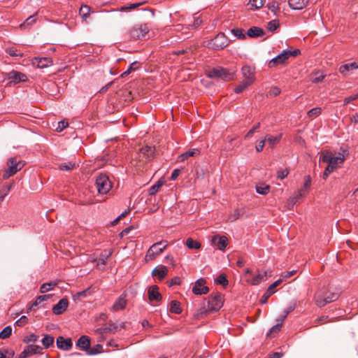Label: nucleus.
<instances>
[{
	"label": "nucleus",
	"mask_w": 358,
	"mask_h": 358,
	"mask_svg": "<svg viewBox=\"0 0 358 358\" xmlns=\"http://www.w3.org/2000/svg\"><path fill=\"white\" fill-rule=\"evenodd\" d=\"M12 333V328L10 326H7L0 332V338L6 339L8 338Z\"/></svg>",
	"instance_id": "obj_44"
},
{
	"label": "nucleus",
	"mask_w": 358,
	"mask_h": 358,
	"mask_svg": "<svg viewBox=\"0 0 358 358\" xmlns=\"http://www.w3.org/2000/svg\"><path fill=\"white\" fill-rule=\"evenodd\" d=\"M348 155L347 150L343 149L342 152H338L336 155L329 150H325L322 152L320 161L328 163V164L332 165L334 169H337L339 164L344 162Z\"/></svg>",
	"instance_id": "obj_2"
},
{
	"label": "nucleus",
	"mask_w": 358,
	"mask_h": 358,
	"mask_svg": "<svg viewBox=\"0 0 358 358\" xmlns=\"http://www.w3.org/2000/svg\"><path fill=\"white\" fill-rule=\"evenodd\" d=\"M90 294V288L88 287L87 289H86L83 291L77 292L75 295H73V299L75 301L80 300L81 298L86 297Z\"/></svg>",
	"instance_id": "obj_40"
},
{
	"label": "nucleus",
	"mask_w": 358,
	"mask_h": 358,
	"mask_svg": "<svg viewBox=\"0 0 358 358\" xmlns=\"http://www.w3.org/2000/svg\"><path fill=\"white\" fill-rule=\"evenodd\" d=\"M269 186L261 185L256 187L257 192L260 194H266L269 192Z\"/></svg>",
	"instance_id": "obj_50"
},
{
	"label": "nucleus",
	"mask_w": 358,
	"mask_h": 358,
	"mask_svg": "<svg viewBox=\"0 0 358 358\" xmlns=\"http://www.w3.org/2000/svg\"><path fill=\"white\" fill-rule=\"evenodd\" d=\"M158 287L157 285L151 286L148 291V299L150 301H159L162 299V295L158 292Z\"/></svg>",
	"instance_id": "obj_23"
},
{
	"label": "nucleus",
	"mask_w": 358,
	"mask_h": 358,
	"mask_svg": "<svg viewBox=\"0 0 358 358\" xmlns=\"http://www.w3.org/2000/svg\"><path fill=\"white\" fill-rule=\"evenodd\" d=\"M102 345L100 344L96 345L92 348H90V350L87 352V355H95L102 352Z\"/></svg>",
	"instance_id": "obj_42"
},
{
	"label": "nucleus",
	"mask_w": 358,
	"mask_h": 358,
	"mask_svg": "<svg viewBox=\"0 0 358 358\" xmlns=\"http://www.w3.org/2000/svg\"><path fill=\"white\" fill-rule=\"evenodd\" d=\"M111 254L112 252L110 251H104L103 252H102L98 260L97 266H100L101 264L105 265L106 259L111 255Z\"/></svg>",
	"instance_id": "obj_38"
},
{
	"label": "nucleus",
	"mask_w": 358,
	"mask_h": 358,
	"mask_svg": "<svg viewBox=\"0 0 358 358\" xmlns=\"http://www.w3.org/2000/svg\"><path fill=\"white\" fill-rule=\"evenodd\" d=\"M138 67H139V64L137 62H133L132 64H130L128 69L121 75V76L124 77V76L129 75L131 71H135L136 69H138Z\"/></svg>",
	"instance_id": "obj_48"
},
{
	"label": "nucleus",
	"mask_w": 358,
	"mask_h": 358,
	"mask_svg": "<svg viewBox=\"0 0 358 358\" xmlns=\"http://www.w3.org/2000/svg\"><path fill=\"white\" fill-rule=\"evenodd\" d=\"M357 69H358V62L342 65L339 69V71L341 73L345 76L348 71Z\"/></svg>",
	"instance_id": "obj_28"
},
{
	"label": "nucleus",
	"mask_w": 358,
	"mask_h": 358,
	"mask_svg": "<svg viewBox=\"0 0 358 358\" xmlns=\"http://www.w3.org/2000/svg\"><path fill=\"white\" fill-rule=\"evenodd\" d=\"M267 7L271 12L275 13L278 10V4L275 1L268 3Z\"/></svg>",
	"instance_id": "obj_61"
},
{
	"label": "nucleus",
	"mask_w": 358,
	"mask_h": 358,
	"mask_svg": "<svg viewBox=\"0 0 358 358\" xmlns=\"http://www.w3.org/2000/svg\"><path fill=\"white\" fill-rule=\"evenodd\" d=\"M57 285V282H50L43 283L40 287V292L41 293L47 292L52 289Z\"/></svg>",
	"instance_id": "obj_32"
},
{
	"label": "nucleus",
	"mask_w": 358,
	"mask_h": 358,
	"mask_svg": "<svg viewBox=\"0 0 358 358\" xmlns=\"http://www.w3.org/2000/svg\"><path fill=\"white\" fill-rule=\"evenodd\" d=\"M208 76L211 78H220L227 81L234 78V73H230L226 69L217 67L209 70Z\"/></svg>",
	"instance_id": "obj_6"
},
{
	"label": "nucleus",
	"mask_w": 358,
	"mask_h": 358,
	"mask_svg": "<svg viewBox=\"0 0 358 358\" xmlns=\"http://www.w3.org/2000/svg\"><path fill=\"white\" fill-rule=\"evenodd\" d=\"M36 20V15L29 16L24 23L20 24L21 28H27L33 24Z\"/></svg>",
	"instance_id": "obj_41"
},
{
	"label": "nucleus",
	"mask_w": 358,
	"mask_h": 358,
	"mask_svg": "<svg viewBox=\"0 0 358 358\" xmlns=\"http://www.w3.org/2000/svg\"><path fill=\"white\" fill-rule=\"evenodd\" d=\"M54 343V338L51 336L46 335L42 340V343L45 348H49Z\"/></svg>",
	"instance_id": "obj_45"
},
{
	"label": "nucleus",
	"mask_w": 358,
	"mask_h": 358,
	"mask_svg": "<svg viewBox=\"0 0 358 358\" xmlns=\"http://www.w3.org/2000/svg\"><path fill=\"white\" fill-rule=\"evenodd\" d=\"M295 308V305L294 304H292V305H289L287 308L284 311V315L282 316V318H281V321L282 322L287 316V315L293 311Z\"/></svg>",
	"instance_id": "obj_60"
},
{
	"label": "nucleus",
	"mask_w": 358,
	"mask_h": 358,
	"mask_svg": "<svg viewBox=\"0 0 358 358\" xmlns=\"http://www.w3.org/2000/svg\"><path fill=\"white\" fill-rule=\"evenodd\" d=\"M288 59L287 50H284L281 54L269 61L268 66L273 68L279 64H285Z\"/></svg>",
	"instance_id": "obj_16"
},
{
	"label": "nucleus",
	"mask_w": 358,
	"mask_h": 358,
	"mask_svg": "<svg viewBox=\"0 0 358 358\" xmlns=\"http://www.w3.org/2000/svg\"><path fill=\"white\" fill-rule=\"evenodd\" d=\"M289 173V170L285 169L284 170H281V171H278V178L282 180L284 179L285 177H287V176L288 175Z\"/></svg>",
	"instance_id": "obj_62"
},
{
	"label": "nucleus",
	"mask_w": 358,
	"mask_h": 358,
	"mask_svg": "<svg viewBox=\"0 0 358 358\" xmlns=\"http://www.w3.org/2000/svg\"><path fill=\"white\" fill-rule=\"evenodd\" d=\"M336 169H334V167H332V165H329L328 164L327 166L326 167L324 173H323V175H322V178L326 180L327 178V177L329 176V175L332 173Z\"/></svg>",
	"instance_id": "obj_53"
},
{
	"label": "nucleus",
	"mask_w": 358,
	"mask_h": 358,
	"mask_svg": "<svg viewBox=\"0 0 358 358\" xmlns=\"http://www.w3.org/2000/svg\"><path fill=\"white\" fill-rule=\"evenodd\" d=\"M7 166L9 172L15 174L23 168L24 164L22 161H17L16 158H10L7 160Z\"/></svg>",
	"instance_id": "obj_11"
},
{
	"label": "nucleus",
	"mask_w": 358,
	"mask_h": 358,
	"mask_svg": "<svg viewBox=\"0 0 358 358\" xmlns=\"http://www.w3.org/2000/svg\"><path fill=\"white\" fill-rule=\"evenodd\" d=\"M154 157V148L145 145L139 150L137 157L131 161V164L138 171H143L147 162H150Z\"/></svg>",
	"instance_id": "obj_1"
},
{
	"label": "nucleus",
	"mask_w": 358,
	"mask_h": 358,
	"mask_svg": "<svg viewBox=\"0 0 358 358\" xmlns=\"http://www.w3.org/2000/svg\"><path fill=\"white\" fill-rule=\"evenodd\" d=\"M7 78L10 80V83H13L14 84L24 82L27 80L25 74L15 71H12L7 73Z\"/></svg>",
	"instance_id": "obj_13"
},
{
	"label": "nucleus",
	"mask_w": 358,
	"mask_h": 358,
	"mask_svg": "<svg viewBox=\"0 0 358 358\" xmlns=\"http://www.w3.org/2000/svg\"><path fill=\"white\" fill-rule=\"evenodd\" d=\"M69 301L66 298H63L53 306L52 311L55 315L63 313L68 307Z\"/></svg>",
	"instance_id": "obj_20"
},
{
	"label": "nucleus",
	"mask_w": 358,
	"mask_h": 358,
	"mask_svg": "<svg viewBox=\"0 0 358 358\" xmlns=\"http://www.w3.org/2000/svg\"><path fill=\"white\" fill-rule=\"evenodd\" d=\"M247 34L249 37L254 38L263 36L264 31L258 27H252L248 30Z\"/></svg>",
	"instance_id": "obj_30"
},
{
	"label": "nucleus",
	"mask_w": 358,
	"mask_h": 358,
	"mask_svg": "<svg viewBox=\"0 0 358 358\" xmlns=\"http://www.w3.org/2000/svg\"><path fill=\"white\" fill-rule=\"evenodd\" d=\"M90 338L87 336H81L76 342V345L82 350L86 352L87 355L90 348Z\"/></svg>",
	"instance_id": "obj_18"
},
{
	"label": "nucleus",
	"mask_w": 358,
	"mask_h": 358,
	"mask_svg": "<svg viewBox=\"0 0 358 358\" xmlns=\"http://www.w3.org/2000/svg\"><path fill=\"white\" fill-rule=\"evenodd\" d=\"M75 167H76V164L73 162H68V163L61 164L59 166V168L60 170L67 171L73 169Z\"/></svg>",
	"instance_id": "obj_43"
},
{
	"label": "nucleus",
	"mask_w": 358,
	"mask_h": 358,
	"mask_svg": "<svg viewBox=\"0 0 358 358\" xmlns=\"http://www.w3.org/2000/svg\"><path fill=\"white\" fill-rule=\"evenodd\" d=\"M42 348L39 345H27L19 355V358H27L35 354L41 352Z\"/></svg>",
	"instance_id": "obj_12"
},
{
	"label": "nucleus",
	"mask_w": 358,
	"mask_h": 358,
	"mask_svg": "<svg viewBox=\"0 0 358 358\" xmlns=\"http://www.w3.org/2000/svg\"><path fill=\"white\" fill-rule=\"evenodd\" d=\"M358 99V93L353 95V96H350L348 97H346L345 99H344V105H346V104H348L350 103V102L356 100Z\"/></svg>",
	"instance_id": "obj_64"
},
{
	"label": "nucleus",
	"mask_w": 358,
	"mask_h": 358,
	"mask_svg": "<svg viewBox=\"0 0 358 358\" xmlns=\"http://www.w3.org/2000/svg\"><path fill=\"white\" fill-rule=\"evenodd\" d=\"M119 330V325L116 323H113L111 321H110L107 327L96 329V332L99 334H102L103 332L115 333Z\"/></svg>",
	"instance_id": "obj_27"
},
{
	"label": "nucleus",
	"mask_w": 358,
	"mask_h": 358,
	"mask_svg": "<svg viewBox=\"0 0 358 358\" xmlns=\"http://www.w3.org/2000/svg\"><path fill=\"white\" fill-rule=\"evenodd\" d=\"M202 23V20L199 16L194 17V21L192 24H189V26L192 27L193 29H196Z\"/></svg>",
	"instance_id": "obj_57"
},
{
	"label": "nucleus",
	"mask_w": 358,
	"mask_h": 358,
	"mask_svg": "<svg viewBox=\"0 0 358 358\" xmlns=\"http://www.w3.org/2000/svg\"><path fill=\"white\" fill-rule=\"evenodd\" d=\"M95 185L98 192L101 194L108 193L112 187V183L109 180L108 176L103 173H101L96 177Z\"/></svg>",
	"instance_id": "obj_5"
},
{
	"label": "nucleus",
	"mask_w": 358,
	"mask_h": 358,
	"mask_svg": "<svg viewBox=\"0 0 358 358\" xmlns=\"http://www.w3.org/2000/svg\"><path fill=\"white\" fill-rule=\"evenodd\" d=\"M207 306L213 311L218 310L222 306V297L221 294L217 293L215 295H210L208 301H206Z\"/></svg>",
	"instance_id": "obj_7"
},
{
	"label": "nucleus",
	"mask_w": 358,
	"mask_h": 358,
	"mask_svg": "<svg viewBox=\"0 0 358 358\" xmlns=\"http://www.w3.org/2000/svg\"><path fill=\"white\" fill-rule=\"evenodd\" d=\"M168 246L166 241H161L152 244L146 253V259L148 261L154 260L159 255H160Z\"/></svg>",
	"instance_id": "obj_4"
},
{
	"label": "nucleus",
	"mask_w": 358,
	"mask_h": 358,
	"mask_svg": "<svg viewBox=\"0 0 358 358\" xmlns=\"http://www.w3.org/2000/svg\"><path fill=\"white\" fill-rule=\"evenodd\" d=\"M213 48L223 49L228 45V41L222 33L218 34L210 42Z\"/></svg>",
	"instance_id": "obj_9"
},
{
	"label": "nucleus",
	"mask_w": 358,
	"mask_h": 358,
	"mask_svg": "<svg viewBox=\"0 0 358 358\" xmlns=\"http://www.w3.org/2000/svg\"><path fill=\"white\" fill-rule=\"evenodd\" d=\"M28 322V318L27 316H22L18 320L15 322V324L18 327H22Z\"/></svg>",
	"instance_id": "obj_58"
},
{
	"label": "nucleus",
	"mask_w": 358,
	"mask_h": 358,
	"mask_svg": "<svg viewBox=\"0 0 358 358\" xmlns=\"http://www.w3.org/2000/svg\"><path fill=\"white\" fill-rule=\"evenodd\" d=\"M243 213V211L240 209L235 210L234 213L229 217V220L231 222L236 220Z\"/></svg>",
	"instance_id": "obj_56"
},
{
	"label": "nucleus",
	"mask_w": 358,
	"mask_h": 358,
	"mask_svg": "<svg viewBox=\"0 0 358 358\" xmlns=\"http://www.w3.org/2000/svg\"><path fill=\"white\" fill-rule=\"evenodd\" d=\"M265 2V0H250V3L255 9L261 8Z\"/></svg>",
	"instance_id": "obj_52"
},
{
	"label": "nucleus",
	"mask_w": 358,
	"mask_h": 358,
	"mask_svg": "<svg viewBox=\"0 0 358 358\" xmlns=\"http://www.w3.org/2000/svg\"><path fill=\"white\" fill-rule=\"evenodd\" d=\"M268 273L266 271H259L258 273L252 277L251 279L248 280L253 285H257L261 282L264 281L267 279Z\"/></svg>",
	"instance_id": "obj_24"
},
{
	"label": "nucleus",
	"mask_w": 358,
	"mask_h": 358,
	"mask_svg": "<svg viewBox=\"0 0 358 358\" xmlns=\"http://www.w3.org/2000/svg\"><path fill=\"white\" fill-rule=\"evenodd\" d=\"M206 280L203 278H199L196 282L192 287V292L196 295L206 294L209 292V288L204 286Z\"/></svg>",
	"instance_id": "obj_10"
},
{
	"label": "nucleus",
	"mask_w": 358,
	"mask_h": 358,
	"mask_svg": "<svg viewBox=\"0 0 358 358\" xmlns=\"http://www.w3.org/2000/svg\"><path fill=\"white\" fill-rule=\"evenodd\" d=\"M231 32L238 38L243 39L245 38V35L243 33V30L241 29H234L231 30Z\"/></svg>",
	"instance_id": "obj_55"
},
{
	"label": "nucleus",
	"mask_w": 358,
	"mask_h": 358,
	"mask_svg": "<svg viewBox=\"0 0 358 358\" xmlns=\"http://www.w3.org/2000/svg\"><path fill=\"white\" fill-rule=\"evenodd\" d=\"M144 3H145V1H142V2H139V3H131L129 6H122L120 8V10L121 11L130 10L139 7L140 6L143 5Z\"/></svg>",
	"instance_id": "obj_49"
},
{
	"label": "nucleus",
	"mask_w": 358,
	"mask_h": 358,
	"mask_svg": "<svg viewBox=\"0 0 358 358\" xmlns=\"http://www.w3.org/2000/svg\"><path fill=\"white\" fill-rule=\"evenodd\" d=\"M250 81L243 80L234 89V92L237 94L241 93L247 87L250 85Z\"/></svg>",
	"instance_id": "obj_35"
},
{
	"label": "nucleus",
	"mask_w": 358,
	"mask_h": 358,
	"mask_svg": "<svg viewBox=\"0 0 358 358\" xmlns=\"http://www.w3.org/2000/svg\"><path fill=\"white\" fill-rule=\"evenodd\" d=\"M51 294H45V295H41V296H38L36 301L33 303V304L31 305V306L29 308V310H31L32 308H34V307H36L37 306H38L39 304H41L42 302L49 299L50 297H51Z\"/></svg>",
	"instance_id": "obj_33"
},
{
	"label": "nucleus",
	"mask_w": 358,
	"mask_h": 358,
	"mask_svg": "<svg viewBox=\"0 0 358 358\" xmlns=\"http://www.w3.org/2000/svg\"><path fill=\"white\" fill-rule=\"evenodd\" d=\"M127 305V300L124 296H120L117 300L114 303L112 308L115 311H118L120 310H123L125 308Z\"/></svg>",
	"instance_id": "obj_29"
},
{
	"label": "nucleus",
	"mask_w": 358,
	"mask_h": 358,
	"mask_svg": "<svg viewBox=\"0 0 358 358\" xmlns=\"http://www.w3.org/2000/svg\"><path fill=\"white\" fill-rule=\"evenodd\" d=\"M339 297L337 292H317L314 297L315 304L319 307H323L326 304L336 301Z\"/></svg>",
	"instance_id": "obj_3"
},
{
	"label": "nucleus",
	"mask_w": 358,
	"mask_h": 358,
	"mask_svg": "<svg viewBox=\"0 0 358 358\" xmlns=\"http://www.w3.org/2000/svg\"><path fill=\"white\" fill-rule=\"evenodd\" d=\"M90 7L87 5H84L81 6L79 10V14L81 16L82 19L87 22V19L90 17Z\"/></svg>",
	"instance_id": "obj_31"
},
{
	"label": "nucleus",
	"mask_w": 358,
	"mask_h": 358,
	"mask_svg": "<svg viewBox=\"0 0 358 358\" xmlns=\"http://www.w3.org/2000/svg\"><path fill=\"white\" fill-rule=\"evenodd\" d=\"M52 59L50 57H34L32 59L34 66L40 69H45L52 65Z\"/></svg>",
	"instance_id": "obj_14"
},
{
	"label": "nucleus",
	"mask_w": 358,
	"mask_h": 358,
	"mask_svg": "<svg viewBox=\"0 0 358 358\" xmlns=\"http://www.w3.org/2000/svg\"><path fill=\"white\" fill-rule=\"evenodd\" d=\"M186 245L189 249H199L201 248V244L191 238L187 239Z\"/></svg>",
	"instance_id": "obj_37"
},
{
	"label": "nucleus",
	"mask_w": 358,
	"mask_h": 358,
	"mask_svg": "<svg viewBox=\"0 0 358 358\" xmlns=\"http://www.w3.org/2000/svg\"><path fill=\"white\" fill-rule=\"evenodd\" d=\"M309 0H289V6L294 10H301L305 8Z\"/></svg>",
	"instance_id": "obj_26"
},
{
	"label": "nucleus",
	"mask_w": 358,
	"mask_h": 358,
	"mask_svg": "<svg viewBox=\"0 0 358 358\" xmlns=\"http://www.w3.org/2000/svg\"><path fill=\"white\" fill-rule=\"evenodd\" d=\"M282 279H279L278 280H276L275 282H274L273 283H272L267 289L266 292L263 294V296H262L261 299H260V302L262 303H266L267 302V300L270 297V296L271 294H273V293H275V288L278 286L281 282H282Z\"/></svg>",
	"instance_id": "obj_17"
},
{
	"label": "nucleus",
	"mask_w": 358,
	"mask_h": 358,
	"mask_svg": "<svg viewBox=\"0 0 358 358\" xmlns=\"http://www.w3.org/2000/svg\"><path fill=\"white\" fill-rule=\"evenodd\" d=\"M242 74L244 77V80L250 81L252 83L255 81V71L254 69L248 66H243L242 68Z\"/></svg>",
	"instance_id": "obj_25"
},
{
	"label": "nucleus",
	"mask_w": 358,
	"mask_h": 358,
	"mask_svg": "<svg viewBox=\"0 0 358 358\" xmlns=\"http://www.w3.org/2000/svg\"><path fill=\"white\" fill-rule=\"evenodd\" d=\"M68 126V122L64 121H60L58 122V126L56 128L57 131L60 132L62 131L64 128H66Z\"/></svg>",
	"instance_id": "obj_63"
},
{
	"label": "nucleus",
	"mask_w": 358,
	"mask_h": 358,
	"mask_svg": "<svg viewBox=\"0 0 358 358\" xmlns=\"http://www.w3.org/2000/svg\"><path fill=\"white\" fill-rule=\"evenodd\" d=\"M227 238L224 236L215 235L211 239L212 245L220 250H224L227 245Z\"/></svg>",
	"instance_id": "obj_15"
},
{
	"label": "nucleus",
	"mask_w": 358,
	"mask_h": 358,
	"mask_svg": "<svg viewBox=\"0 0 358 358\" xmlns=\"http://www.w3.org/2000/svg\"><path fill=\"white\" fill-rule=\"evenodd\" d=\"M279 27V22L278 20H272L268 23L267 28L269 31H273Z\"/></svg>",
	"instance_id": "obj_51"
},
{
	"label": "nucleus",
	"mask_w": 358,
	"mask_h": 358,
	"mask_svg": "<svg viewBox=\"0 0 358 358\" xmlns=\"http://www.w3.org/2000/svg\"><path fill=\"white\" fill-rule=\"evenodd\" d=\"M38 340V336L35 334H31L30 336H28L24 338V342L29 343H35Z\"/></svg>",
	"instance_id": "obj_59"
},
{
	"label": "nucleus",
	"mask_w": 358,
	"mask_h": 358,
	"mask_svg": "<svg viewBox=\"0 0 358 358\" xmlns=\"http://www.w3.org/2000/svg\"><path fill=\"white\" fill-rule=\"evenodd\" d=\"M170 311L176 314H180L182 312L180 303L177 301H172L170 305Z\"/></svg>",
	"instance_id": "obj_34"
},
{
	"label": "nucleus",
	"mask_w": 358,
	"mask_h": 358,
	"mask_svg": "<svg viewBox=\"0 0 358 358\" xmlns=\"http://www.w3.org/2000/svg\"><path fill=\"white\" fill-rule=\"evenodd\" d=\"M168 273V268L164 265H159L152 271V276L157 277L159 280H163Z\"/></svg>",
	"instance_id": "obj_21"
},
{
	"label": "nucleus",
	"mask_w": 358,
	"mask_h": 358,
	"mask_svg": "<svg viewBox=\"0 0 358 358\" xmlns=\"http://www.w3.org/2000/svg\"><path fill=\"white\" fill-rule=\"evenodd\" d=\"M212 312L211 309L207 306L206 302H203L201 308L194 314V317L200 320L205 317L209 313Z\"/></svg>",
	"instance_id": "obj_22"
},
{
	"label": "nucleus",
	"mask_w": 358,
	"mask_h": 358,
	"mask_svg": "<svg viewBox=\"0 0 358 358\" xmlns=\"http://www.w3.org/2000/svg\"><path fill=\"white\" fill-rule=\"evenodd\" d=\"M281 134H280L278 136H266L265 140L271 147H273L275 144H277L279 142L280 139L281 138Z\"/></svg>",
	"instance_id": "obj_39"
},
{
	"label": "nucleus",
	"mask_w": 358,
	"mask_h": 358,
	"mask_svg": "<svg viewBox=\"0 0 358 358\" xmlns=\"http://www.w3.org/2000/svg\"><path fill=\"white\" fill-rule=\"evenodd\" d=\"M322 108L320 107H316L314 108H312L308 112V115L310 118H314L315 117H317L321 114Z\"/></svg>",
	"instance_id": "obj_47"
},
{
	"label": "nucleus",
	"mask_w": 358,
	"mask_h": 358,
	"mask_svg": "<svg viewBox=\"0 0 358 358\" xmlns=\"http://www.w3.org/2000/svg\"><path fill=\"white\" fill-rule=\"evenodd\" d=\"M215 282L222 285L223 287H226L228 285V280L225 274H220L217 279L215 280Z\"/></svg>",
	"instance_id": "obj_46"
},
{
	"label": "nucleus",
	"mask_w": 358,
	"mask_h": 358,
	"mask_svg": "<svg viewBox=\"0 0 358 358\" xmlns=\"http://www.w3.org/2000/svg\"><path fill=\"white\" fill-rule=\"evenodd\" d=\"M73 345L71 338H64L63 336H59L57 338V346L63 350H69Z\"/></svg>",
	"instance_id": "obj_19"
},
{
	"label": "nucleus",
	"mask_w": 358,
	"mask_h": 358,
	"mask_svg": "<svg viewBox=\"0 0 358 358\" xmlns=\"http://www.w3.org/2000/svg\"><path fill=\"white\" fill-rule=\"evenodd\" d=\"M325 75L320 71H317L313 73L311 75V80L313 83H317L322 81V80L324 78Z\"/></svg>",
	"instance_id": "obj_36"
},
{
	"label": "nucleus",
	"mask_w": 358,
	"mask_h": 358,
	"mask_svg": "<svg viewBox=\"0 0 358 358\" xmlns=\"http://www.w3.org/2000/svg\"><path fill=\"white\" fill-rule=\"evenodd\" d=\"M149 28L146 24L135 25L130 31L131 37L135 40L143 38L148 32Z\"/></svg>",
	"instance_id": "obj_8"
},
{
	"label": "nucleus",
	"mask_w": 358,
	"mask_h": 358,
	"mask_svg": "<svg viewBox=\"0 0 358 358\" xmlns=\"http://www.w3.org/2000/svg\"><path fill=\"white\" fill-rule=\"evenodd\" d=\"M282 327V324H277L274 325L269 331V332L267 334V336H271L273 334H277L280 331V329Z\"/></svg>",
	"instance_id": "obj_54"
}]
</instances>
